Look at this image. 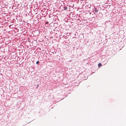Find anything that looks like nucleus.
I'll return each instance as SVG.
<instances>
[{
	"label": "nucleus",
	"mask_w": 126,
	"mask_h": 126,
	"mask_svg": "<svg viewBox=\"0 0 126 126\" xmlns=\"http://www.w3.org/2000/svg\"><path fill=\"white\" fill-rule=\"evenodd\" d=\"M102 65L101 63H99L98 64V66L99 67H100L102 66Z\"/></svg>",
	"instance_id": "obj_1"
},
{
	"label": "nucleus",
	"mask_w": 126,
	"mask_h": 126,
	"mask_svg": "<svg viewBox=\"0 0 126 126\" xmlns=\"http://www.w3.org/2000/svg\"><path fill=\"white\" fill-rule=\"evenodd\" d=\"M98 11V10H97L96 9H95V10H94V11L95 13L97 12Z\"/></svg>",
	"instance_id": "obj_2"
},
{
	"label": "nucleus",
	"mask_w": 126,
	"mask_h": 126,
	"mask_svg": "<svg viewBox=\"0 0 126 126\" xmlns=\"http://www.w3.org/2000/svg\"><path fill=\"white\" fill-rule=\"evenodd\" d=\"M67 7H64V10H67Z\"/></svg>",
	"instance_id": "obj_3"
},
{
	"label": "nucleus",
	"mask_w": 126,
	"mask_h": 126,
	"mask_svg": "<svg viewBox=\"0 0 126 126\" xmlns=\"http://www.w3.org/2000/svg\"><path fill=\"white\" fill-rule=\"evenodd\" d=\"M39 63V62L38 61H37L36 62V63L37 64Z\"/></svg>",
	"instance_id": "obj_4"
}]
</instances>
